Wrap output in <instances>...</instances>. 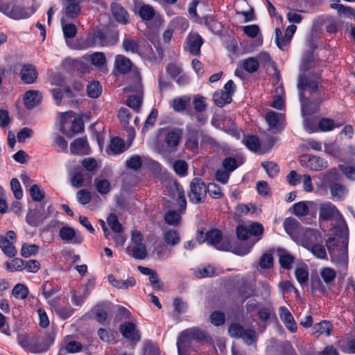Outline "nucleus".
Instances as JSON below:
<instances>
[{"instance_id":"nucleus-29","label":"nucleus","mask_w":355,"mask_h":355,"mask_svg":"<svg viewBox=\"0 0 355 355\" xmlns=\"http://www.w3.org/2000/svg\"><path fill=\"white\" fill-rule=\"evenodd\" d=\"M85 64L78 59L67 58L62 62V66L64 69H70L75 71H83Z\"/></svg>"},{"instance_id":"nucleus-8","label":"nucleus","mask_w":355,"mask_h":355,"mask_svg":"<svg viewBox=\"0 0 355 355\" xmlns=\"http://www.w3.org/2000/svg\"><path fill=\"white\" fill-rule=\"evenodd\" d=\"M299 236L302 245L306 249L315 243H319L322 238L320 232L313 229L301 230Z\"/></svg>"},{"instance_id":"nucleus-54","label":"nucleus","mask_w":355,"mask_h":355,"mask_svg":"<svg viewBox=\"0 0 355 355\" xmlns=\"http://www.w3.org/2000/svg\"><path fill=\"white\" fill-rule=\"evenodd\" d=\"M245 329L239 323H233L228 328V332L231 337L234 338H241Z\"/></svg>"},{"instance_id":"nucleus-31","label":"nucleus","mask_w":355,"mask_h":355,"mask_svg":"<svg viewBox=\"0 0 355 355\" xmlns=\"http://www.w3.org/2000/svg\"><path fill=\"white\" fill-rule=\"evenodd\" d=\"M0 247L4 254L9 257H13L17 254V250L12 243L4 236H0Z\"/></svg>"},{"instance_id":"nucleus-57","label":"nucleus","mask_w":355,"mask_h":355,"mask_svg":"<svg viewBox=\"0 0 355 355\" xmlns=\"http://www.w3.org/2000/svg\"><path fill=\"white\" fill-rule=\"evenodd\" d=\"M207 193H209L210 196L216 199L220 198L223 196L221 188L215 183H210L207 186Z\"/></svg>"},{"instance_id":"nucleus-11","label":"nucleus","mask_w":355,"mask_h":355,"mask_svg":"<svg viewBox=\"0 0 355 355\" xmlns=\"http://www.w3.org/2000/svg\"><path fill=\"white\" fill-rule=\"evenodd\" d=\"M19 76L24 83L32 84L37 80L38 73L35 66L31 64H25L20 70Z\"/></svg>"},{"instance_id":"nucleus-5","label":"nucleus","mask_w":355,"mask_h":355,"mask_svg":"<svg viewBox=\"0 0 355 355\" xmlns=\"http://www.w3.org/2000/svg\"><path fill=\"white\" fill-rule=\"evenodd\" d=\"M205 240L217 250L229 251L232 249L230 238L223 236L218 230L214 229L207 232Z\"/></svg>"},{"instance_id":"nucleus-6","label":"nucleus","mask_w":355,"mask_h":355,"mask_svg":"<svg viewBox=\"0 0 355 355\" xmlns=\"http://www.w3.org/2000/svg\"><path fill=\"white\" fill-rule=\"evenodd\" d=\"M189 200L195 204L202 203L207 197V185L199 178H193L190 183Z\"/></svg>"},{"instance_id":"nucleus-2","label":"nucleus","mask_w":355,"mask_h":355,"mask_svg":"<svg viewBox=\"0 0 355 355\" xmlns=\"http://www.w3.org/2000/svg\"><path fill=\"white\" fill-rule=\"evenodd\" d=\"M209 338L208 334L198 327H191L182 331L178 338L177 347L179 355L182 354V350L191 345V340L205 341Z\"/></svg>"},{"instance_id":"nucleus-43","label":"nucleus","mask_w":355,"mask_h":355,"mask_svg":"<svg viewBox=\"0 0 355 355\" xmlns=\"http://www.w3.org/2000/svg\"><path fill=\"white\" fill-rule=\"evenodd\" d=\"M293 213L299 217L305 216L309 214V207L306 202H298L295 203L293 207Z\"/></svg>"},{"instance_id":"nucleus-4","label":"nucleus","mask_w":355,"mask_h":355,"mask_svg":"<svg viewBox=\"0 0 355 355\" xmlns=\"http://www.w3.org/2000/svg\"><path fill=\"white\" fill-rule=\"evenodd\" d=\"M164 142L166 148L159 149V153L167 155L177 150L180 139L182 135V130L179 128L165 129L163 130Z\"/></svg>"},{"instance_id":"nucleus-27","label":"nucleus","mask_w":355,"mask_h":355,"mask_svg":"<svg viewBox=\"0 0 355 355\" xmlns=\"http://www.w3.org/2000/svg\"><path fill=\"white\" fill-rule=\"evenodd\" d=\"M213 99L216 105L223 107L231 103L232 97L228 92L220 89L214 93Z\"/></svg>"},{"instance_id":"nucleus-39","label":"nucleus","mask_w":355,"mask_h":355,"mask_svg":"<svg viewBox=\"0 0 355 355\" xmlns=\"http://www.w3.org/2000/svg\"><path fill=\"white\" fill-rule=\"evenodd\" d=\"M12 294L16 299L24 300L28 296V289L24 284H17L14 286Z\"/></svg>"},{"instance_id":"nucleus-53","label":"nucleus","mask_w":355,"mask_h":355,"mask_svg":"<svg viewBox=\"0 0 355 355\" xmlns=\"http://www.w3.org/2000/svg\"><path fill=\"white\" fill-rule=\"evenodd\" d=\"M39 251L38 245L35 244H24L21 250V255L24 257H29L36 254Z\"/></svg>"},{"instance_id":"nucleus-40","label":"nucleus","mask_w":355,"mask_h":355,"mask_svg":"<svg viewBox=\"0 0 355 355\" xmlns=\"http://www.w3.org/2000/svg\"><path fill=\"white\" fill-rule=\"evenodd\" d=\"M102 92L101 86L98 81H93L89 83L87 87V95L93 98H97Z\"/></svg>"},{"instance_id":"nucleus-12","label":"nucleus","mask_w":355,"mask_h":355,"mask_svg":"<svg viewBox=\"0 0 355 355\" xmlns=\"http://www.w3.org/2000/svg\"><path fill=\"white\" fill-rule=\"evenodd\" d=\"M340 216L339 211L335 205L329 202L322 203L319 208V216L324 220H331Z\"/></svg>"},{"instance_id":"nucleus-50","label":"nucleus","mask_w":355,"mask_h":355,"mask_svg":"<svg viewBox=\"0 0 355 355\" xmlns=\"http://www.w3.org/2000/svg\"><path fill=\"white\" fill-rule=\"evenodd\" d=\"M243 142L250 150L256 151L259 148L260 143L257 137L250 135L243 139Z\"/></svg>"},{"instance_id":"nucleus-37","label":"nucleus","mask_w":355,"mask_h":355,"mask_svg":"<svg viewBox=\"0 0 355 355\" xmlns=\"http://www.w3.org/2000/svg\"><path fill=\"white\" fill-rule=\"evenodd\" d=\"M164 240L168 245L175 246L180 243V236L176 230H169L165 232Z\"/></svg>"},{"instance_id":"nucleus-38","label":"nucleus","mask_w":355,"mask_h":355,"mask_svg":"<svg viewBox=\"0 0 355 355\" xmlns=\"http://www.w3.org/2000/svg\"><path fill=\"white\" fill-rule=\"evenodd\" d=\"M66 19L64 17L61 19L62 25V31L66 38H73L76 33L77 29L74 24L65 23Z\"/></svg>"},{"instance_id":"nucleus-63","label":"nucleus","mask_w":355,"mask_h":355,"mask_svg":"<svg viewBox=\"0 0 355 355\" xmlns=\"http://www.w3.org/2000/svg\"><path fill=\"white\" fill-rule=\"evenodd\" d=\"M230 176V173L224 168H219L215 172V179L217 182L225 184L227 183Z\"/></svg>"},{"instance_id":"nucleus-30","label":"nucleus","mask_w":355,"mask_h":355,"mask_svg":"<svg viewBox=\"0 0 355 355\" xmlns=\"http://www.w3.org/2000/svg\"><path fill=\"white\" fill-rule=\"evenodd\" d=\"M256 58L258 59L259 63L263 64L267 69L271 67L275 71L277 78H279V71H277L275 62L272 60L271 57L268 53L261 52Z\"/></svg>"},{"instance_id":"nucleus-64","label":"nucleus","mask_w":355,"mask_h":355,"mask_svg":"<svg viewBox=\"0 0 355 355\" xmlns=\"http://www.w3.org/2000/svg\"><path fill=\"white\" fill-rule=\"evenodd\" d=\"M263 168L266 170L267 174L270 177H275L279 172V167L277 164L272 162H263L261 164Z\"/></svg>"},{"instance_id":"nucleus-42","label":"nucleus","mask_w":355,"mask_h":355,"mask_svg":"<svg viewBox=\"0 0 355 355\" xmlns=\"http://www.w3.org/2000/svg\"><path fill=\"white\" fill-rule=\"evenodd\" d=\"M109 150L113 154H119L124 151V144L123 140L119 137H114L110 141Z\"/></svg>"},{"instance_id":"nucleus-56","label":"nucleus","mask_w":355,"mask_h":355,"mask_svg":"<svg viewBox=\"0 0 355 355\" xmlns=\"http://www.w3.org/2000/svg\"><path fill=\"white\" fill-rule=\"evenodd\" d=\"M225 315L221 311H215L210 315V322L214 326H221L225 323Z\"/></svg>"},{"instance_id":"nucleus-33","label":"nucleus","mask_w":355,"mask_h":355,"mask_svg":"<svg viewBox=\"0 0 355 355\" xmlns=\"http://www.w3.org/2000/svg\"><path fill=\"white\" fill-rule=\"evenodd\" d=\"M348 192L347 189L345 185L335 183L330 187V193L334 198L338 200H343L345 198Z\"/></svg>"},{"instance_id":"nucleus-32","label":"nucleus","mask_w":355,"mask_h":355,"mask_svg":"<svg viewBox=\"0 0 355 355\" xmlns=\"http://www.w3.org/2000/svg\"><path fill=\"white\" fill-rule=\"evenodd\" d=\"M241 67L250 73H254L259 67V60L256 57H249L242 60Z\"/></svg>"},{"instance_id":"nucleus-47","label":"nucleus","mask_w":355,"mask_h":355,"mask_svg":"<svg viewBox=\"0 0 355 355\" xmlns=\"http://www.w3.org/2000/svg\"><path fill=\"white\" fill-rule=\"evenodd\" d=\"M94 184L97 191L101 194H107L110 192L111 189L110 182L105 179L98 180L96 179L94 180Z\"/></svg>"},{"instance_id":"nucleus-62","label":"nucleus","mask_w":355,"mask_h":355,"mask_svg":"<svg viewBox=\"0 0 355 355\" xmlns=\"http://www.w3.org/2000/svg\"><path fill=\"white\" fill-rule=\"evenodd\" d=\"M91 62L94 66L101 67L105 64V56L104 53L101 52L94 53L91 55Z\"/></svg>"},{"instance_id":"nucleus-55","label":"nucleus","mask_w":355,"mask_h":355,"mask_svg":"<svg viewBox=\"0 0 355 355\" xmlns=\"http://www.w3.org/2000/svg\"><path fill=\"white\" fill-rule=\"evenodd\" d=\"M193 104L195 110L199 113L205 111L207 106L205 98L199 95L194 96Z\"/></svg>"},{"instance_id":"nucleus-58","label":"nucleus","mask_w":355,"mask_h":355,"mask_svg":"<svg viewBox=\"0 0 355 355\" xmlns=\"http://www.w3.org/2000/svg\"><path fill=\"white\" fill-rule=\"evenodd\" d=\"M173 168L175 172L181 176L185 175L188 170L187 162L181 159L175 161L173 163Z\"/></svg>"},{"instance_id":"nucleus-26","label":"nucleus","mask_w":355,"mask_h":355,"mask_svg":"<svg viewBox=\"0 0 355 355\" xmlns=\"http://www.w3.org/2000/svg\"><path fill=\"white\" fill-rule=\"evenodd\" d=\"M282 115L274 111H270L266 116V121L270 128L274 132L277 131L279 128Z\"/></svg>"},{"instance_id":"nucleus-25","label":"nucleus","mask_w":355,"mask_h":355,"mask_svg":"<svg viewBox=\"0 0 355 355\" xmlns=\"http://www.w3.org/2000/svg\"><path fill=\"white\" fill-rule=\"evenodd\" d=\"M128 253L136 259L142 260L147 257L146 245L143 244L129 246L126 249Z\"/></svg>"},{"instance_id":"nucleus-61","label":"nucleus","mask_w":355,"mask_h":355,"mask_svg":"<svg viewBox=\"0 0 355 355\" xmlns=\"http://www.w3.org/2000/svg\"><path fill=\"white\" fill-rule=\"evenodd\" d=\"M30 195L35 201H41L44 198V191L37 184H33L30 189Z\"/></svg>"},{"instance_id":"nucleus-14","label":"nucleus","mask_w":355,"mask_h":355,"mask_svg":"<svg viewBox=\"0 0 355 355\" xmlns=\"http://www.w3.org/2000/svg\"><path fill=\"white\" fill-rule=\"evenodd\" d=\"M120 331L123 337L129 340L139 341L141 339L139 332L136 330L135 325L132 322H125L121 324Z\"/></svg>"},{"instance_id":"nucleus-20","label":"nucleus","mask_w":355,"mask_h":355,"mask_svg":"<svg viewBox=\"0 0 355 355\" xmlns=\"http://www.w3.org/2000/svg\"><path fill=\"white\" fill-rule=\"evenodd\" d=\"M190 96H183L173 98L170 103L171 107L176 112H183L188 107L191 102Z\"/></svg>"},{"instance_id":"nucleus-3","label":"nucleus","mask_w":355,"mask_h":355,"mask_svg":"<svg viewBox=\"0 0 355 355\" xmlns=\"http://www.w3.org/2000/svg\"><path fill=\"white\" fill-rule=\"evenodd\" d=\"M133 75L135 77V83L126 88V90L136 92V94L129 96L126 105L136 112H138L142 103L143 86L140 74L137 71H135Z\"/></svg>"},{"instance_id":"nucleus-22","label":"nucleus","mask_w":355,"mask_h":355,"mask_svg":"<svg viewBox=\"0 0 355 355\" xmlns=\"http://www.w3.org/2000/svg\"><path fill=\"white\" fill-rule=\"evenodd\" d=\"M244 159L242 156L238 155L236 157H228L223 160L222 166L223 168L231 173L239 166L242 165Z\"/></svg>"},{"instance_id":"nucleus-10","label":"nucleus","mask_w":355,"mask_h":355,"mask_svg":"<svg viewBox=\"0 0 355 355\" xmlns=\"http://www.w3.org/2000/svg\"><path fill=\"white\" fill-rule=\"evenodd\" d=\"M59 236L62 240L73 244H80L83 242L80 233L71 227H62L59 231Z\"/></svg>"},{"instance_id":"nucleus-18","label":"nucleus","mask_w":355,"mask_h":355,"mask_svg":"<svg viewBox=\"0 0 355 355\" xmlns=\"http://www.w3.org/2000/svg\"><path fill=\"white\" fill-rule=\"evenodd\" d=\"M279 317L288 329L293 333L296 331L297 324L288 309L284 306H281L279 308Z\"/></svg>"},{"instance_id":"nucleus-44","label":"nucleus","mask_w":355,"mask_h":355,"mask_svg":"<svg viewBox=\"0 0 355 355\" xmlns=\"http://www.w3.org/2000/svg\"><path fill=\"white\" fill-rule=\"evenodd\" d=\"M174 196L177 198L176 200L178 205L181 209L184 210L187 207V200L184 190L182 187L179 184L175 185Z\"/></svg>"},{"instance_id":"nucleus-46","label":"nucleus","mask_w":355,"mask_h":355,"mask_svg":"<svg viewBox=\"0 0 355 355\" xmlns=\"http://www.w3.org/2000/svg\"><path fill=\"white\" fill-rule=\"evenodd\" d=\"M320 276L326 284H329L335 279L336 272L331 268L325 267L320 270Z\"/></svg>"},{"instance_id":"nucleus-24","label":"nucleus","mask_w":355,"mask_h":355,"mask_svg":"<svg viewBox=\"0 0 355 355\" xmlns=\"http://www.w3.org/2000/svg\"><path fill=\"white\" fill-rule=\"evenodd\" d=\"M332 330L331 324L329 321L323 320L315 324L312 329V334L315 337L321 335L329 336Z\"/></svg>"},{"instance_id":"nucleus-35","label":"nucleus","mask_w":355,"mask_h":355,"mask_svg":"<svg viewBox=\"0 0 355 355\" xmlns=\"http://www.w3.org/2000/svg\"><path fill=\"white\" fill-rule=\"evenodd\" d=\"M277 253L281 266L285 269H290L293 263L294 257L284 250H278Z\"/></svg>"},{"instance_id":"nucleus-59","label":"nucleus","mask_w":355,"mask_h":355,"mask_svg":"<svg viewBox=\"0 0 355 355\" xmlns=\"http://www.w3.org/2000/svg\"><path fill=\"white\" fill-rule=\"evenodd\" d=\"M335 127L334 121L329 118H323L318 123V128L322 132L331 131Z\"/></svg>"},{"instance_id":"nucleus-23","label":"nucleus","mask_w":355,"mask_h":355,"mask_svg":"<svg viewBox=\"0 0 355 355\" xmlns=\"http://www.w3.org/2000/svg\"><path fill=\"white\" fill-rule=\"evenodd\" d=\"M122 48L127 53L139 54V40H136L130 37L125 36L122 42Z\"/></svg>"},{"instance_id":"nucleus-48","label":"nucleus","mask_w":355,"mask_h":355,"mask_svg":"<svg viewBox=\"0 0 355 355\" xmlns=\"http://www.w3.org/2000/svg\"><path fill=\"white\" fill-rule=\"evenodd\" d=\"M318 259H327V252L324 245L316 243L311 247L307 248Z\"/></svg>"},{"instance_id":"nucleus-13","label":"nucleus","mask_w":355,"mask_h":355,"mask_svg":"<svg viewBox=\"0 0 355 355\" xmlns=\"http://www.w3.org/2000/svg\"><path fill=\"white\" fill-rule=\"evenodd\" d=\"M51 207L47 208V213H42L39 210H35L28 213L26 215V222L31 226H38L51 214Z\"/></svg>"},{"instance_id":"nucleus-49","label":"nucleus","mask_w":355,"mask_h":355,"mask_svg":"<svg viewBox=\"0 0 355 355\" xmlns=\"http://www.w3.org/2000/svg\"><path fill=\"white\" fill-rule=\"evenodd\" d=\"M241 338L248 345H252L257 340V334L252 329H245Z\"/></svg>"},{"instance_id":"nucleus-15","label":"nucleus","mask_w":355,"mask_h":355,"mask_svg":"<svg viewBox=\"0 0 355 355\" xmlns=\"http://www.w3.org/2000/svg\"><path fill=\"white\" fill-rule=\"evenodd\" d=\"M131 60L123 55H117L114 58V68L121 74H125L132 68Z\"/></svg>"},{"instance_id":"nucleus-34","label":"nucleus","mask_w":355,"mask_h":355,"mask_svg":"<svg viewBox=\"0 0 355 355\" xmlns=\"http://www.w3.org/2000/svg\"><path fill=\"white\" fill-rule=\"evenodd\" d=\"M88 148L87 140L84 138L75 139L71 144V152L73 154L85 153Z\"/></svg>"},{"instance_id":"nucleus-16","label":"nucleus","mask_w":355,"mask_h":355,"mask_svg":"<svg viewBox=\"0 0 355 355\" xmlns=\"http://www.w3.org/2000/svg\"><path fill=\"white\" fill-rule=\"evenodd\" d=\"M110 305L111 304L109 302H104L95 306L92 309V313L98 322L103 323L106 320L110 311Z\"/></svg>"},{"instance_id":"nucleus-60","label":"nucleus","mask_w":355,"mask_h":355,"mask_svg":"<svg viewBox=\"0 0 355 355\" xmlns=\"http://www.w3.org/2000/svg\"><path fill=\"white\" fill-rule=\"evenodd\" d=\"M165 221L171 225H178L180 220V214L174 210L168 211L164 216Z\"/></svg>"},{"instance_id":"nucleus-17","label":"nucleus","mask_w":355,"mask_h":355,"mask_svg":"<svg viewBox=\"0 0 355 355\" xmlns=\"http://www.w3.org/2000/svg\"><path fill=\"white\" fill-rule=\"evenodd\" d=\"M111 12L112 17L119 23L126 24L128 23L129 16L127 11L122 6L117 3L111 5Z\"/></svg>"},{"instance_id":"nucleus-19","label":"nucleus","mask_w":355,"mask_h":355,"mask_svg":"<svg viewBox=\"0 0 355 355\" xmlns=\"http://www.w3.org/2000/svg\"><path fill=\"white\" fill-rule=\"evenodd\" d=\"M187 43L190 53L194 55H197L200 52V47L203 43V40L198 34H190L187 39Z\"/></svg>"},{"instance_id":"nucleus-1","label":"nucleus","mask_w":355,"mask_h":355,"mask_svg":"<svg viewBox=\"0 0 355 355\" xmlns=\"http://www.w3.org/2000/svg\"><path fill=\"white\" fill-rule=\"evenodd\" d=\"M319 82V77L311 72L302 73L298 78L297 89L304 117L303 125L309 132L316 130L315 123L311 115L317 112L324 99L318 89Z\"/></svg>"},{"instance_id":"nucleus-36","label":"nucleus","mask_w":355,"mask_h":355,"mask_svg":"<svg viewBox=\"0 0 355 355\" xmlns=\"http://www.w3.org/2000/svg\"><path fill=\"white\" fill-rule=\"evenodd\" d=\"M52 307L55 313L62 319L69 318L73 313V309L71 306H62L58 304V302L55 303Z\"/></svg>"},{"instance_id":"nucleus-21","label":"nucleus","mask_w":355,"mask_h":355,"mask_svg":"<svg viewBox=\"0 0 355 355\" xmlns=\"http://www.w3.org/2000/svg\"><path fill=\"white\" fill-rule=\"evenodd\" d=\"M41 94L38 91L29 90L24 94V105L26 108L32 109L37 105L41 101Z\"/></svg>"},{"instance_id":"nucleus-45","label":"nucleus","mask_w":355,"mask_h":355,"mask_svg":"<svg viewBox=\"0 0 355 355\" xmlns=\"http://www.w3.org/2000/svg\"><path fill=\"white\" fill-rule=\"evenodd\" d=\"M18 340L19 345L24 349H26L28 351L33 352H41V350H37L35 349V347L31 343L30 338L26 335H20L18 337ZM47 348H44V349H42V351L46 350Z\"/></svg>"},{"instance_id":"nucleus-52","label":"nucleus","mask_w":355,"mask_h":355,"mask_svg":"<svg viewBox=\"0 0 355 355\" xmlns=\"http://www.w3.org/2000/svg\"><path fill=\"white\" fill-rule=\"evenodd\" d=\"M107 220L109 226L115 233L122 232L123 227L121 224L119 223L116 215L114 214H110L108 216Z\"/></svg>"},{"instance_id":"nucleus-7","label":"nucleus","mask_w":355,"mask_h":355,"mask_svg":"<svg viewBox=\"0 0 355 355\" xmlns=\"http://www.w3.org/2000/svg\"><path fill=\"white\" fill-rule=\"evenodd\" d=\"M0 11L15 19H26L31 17L34 12L33 7H24L21 6L7 5L2 7L0 5Z\"/></svg>"},{"instance_id":"nucleus-28","label":"nucleus","mask_w":355,"mask_h":355,"mask_svg":"<svg viewBox=\"0 0 355 355\" xmlns=\"http://www.w3.org/2000/svg\"><path fill=\"white\" fill-rule=\"evenodd\" d=\"M306 167L312 171H320L327 167V162L320 157L312 156L308 159Z\"/></svg>"},{"instance_id":"nucleus-9","label":"nucleus","mask_w":355,"mask_h":355,"mask_svg":"<svg viewBox=\"0 0 355 355\" xmlns=\"http://www.w3.org/2000/svg\"><path fill=\"white\" fill-rule=\"evenodd\" d=\"M63 11L65 19H73L80 13V0H63Z\"/></svg>"},{"instance_id":"nucleus-51","label":"nucleus","mask_w":355,"mask_h":355,"mask_svg":"<svg viewBox=\"0 0 355 355\" xmlns=\"http://www.w3.org/2000/svg\"><path fill=\"white\" fill-rule=\"evenodd\" d=\"M142 159L139 155H135L125 162L126 166L133 171L139 170L142 165Z\"/></svg>"},{"instance_id":"nucleus-41","label":"nucleus","mask_w":355,"mask_h":355,"mask_svg":"<svg viewBox=\"0 0 355 355\" xmlns=\"http://www.w3.org/2000/svg\"><path fill=\"white\" fill-rule=\"evenodd\" d=\"M215 270L211 266L202 268H197L193 270V274L197 278H205L211 277L214 275Z\"/></svg>"}]
</instances>
